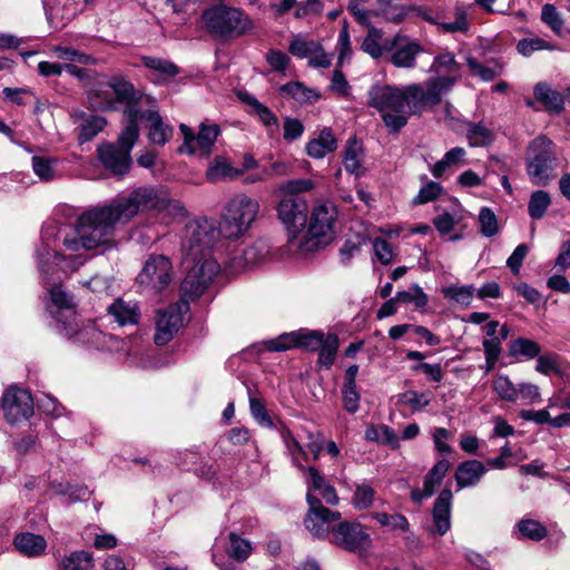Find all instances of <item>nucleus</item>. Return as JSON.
Returning a JSON list of instances; mask_svg holds the SVG:
<instances>
[{
	"instance_id": "1",
	"label": "nucleus",
	"mask_w": 570,
	"mask_h": 570,
	"mask_svg": "<svg viewBox=\"0 0 570 570\" xmlns=\"http://www.w3.org/2000/svg\"><path fill=\"white\" fill-rule=\"evenodd\" d=\"M70 213L71 207L66 204L56 207L53 216L42 227V245L36 252L38 269L46 291V311L51 316L55 327L67 338H71L68 328L71 317V295L68 285L71 262L56 249L51 252L49 245L61 242L67 249L71 247Z\"/></svg>"
},
{
	"instance_id": "2",
	"label": "nucleus",
	"mask_w": 570,
	"mask_h": 570,
	"mask_svg": "<svg viewBox=\"0 0 570 570\" xmlns=\"http://www.w3.org/2000/svg\"><path fill=\"white\" fill-rule=\"evenodd\" d=\"M153 209L165 212L173 217H184L187 214L179 200L161 197L153 186H140L128 195L117 196L108 204L83 213L76 227L73 250L79 247L94 249L108 243L118 225H126L140 212Z\"/></svg>"
},
{
	"instance_id": "3",
	"label": "nucleus",
	"mask_w": 570,
	"mask_h": 570,
	"mask_svg": "<svg viewBox=\"0 0 570 570\" xmlns=\"http://www.w3.org/2000/svg\"><path fill=\"white\" fill-rule=\"evenodd\" d=\"M94 59L90 56L73 50V77L89 87L88 96L95 108L114 109L115 101L129 106H136L137 91L134 86L120 76H114L108 80L100 79L95 70L78 67L77 63L90 65Z\"/></svg>"
},
{
	"instance_id": "4",
	"label": "nucleus",
	"mask_w": 570,
	"mask_h": 570,
	"mask_svg": "<svg viewBox=\"0 0 570 570\" xmlns=\"http://www.w3.org/2000/svg\"><path fill=\"white\" fill-rule=\"evenodd\" d=\"M368 105L381 114L390 132H399L407 124L410 115H420L419 109L412 107L409 85H375L368 91Z\"/></svg>"
},
{
	"instance_id": "5",
	"label": "nucleus",
	"mask_w": 570,
	"mask_h": 570,
	"mask_svg": "<svg viewBox=\"0 0 570 570\" xmlns=\"http://www.w3.org/2000/svg\"><path fill=\"white\" fill-rule=\"evenodd\" d=\"M205 30L214 38L230 40L247 35L254 23L250 17L239 8L217 2L202 13Z\"/></svg>"
},
{
	"instance_id": "6",
	"label": "nucleus",
	"mask_w": 570,
	"mask_h": 570,
	"mask_svg": "<svg viewBox=\"0 0 570 570\" xmlns=\"http://www.w3.org/2000/svg\"><path fill=\"white\" fill-rule=\"evenodd\" d=\"M336 206L331 202H323L313 207L306 232H302L295 255H306L326 246L335 236L337 219Z\"/></svg>"
},
{
	"instance_id": "7",
	"label": "nucleus",
	"mask_w": 570,
	"mask_h": 570,
	"mask_svg": "<svg viewBox=\"0 0 570 570\" xmlns=\"http://www.w3.org/2000/svg\"><path fill=\"white\" fill-rule=\"evenodd\" d=\"M220 235L223 233L213 219L199 218L188 222L181 234L185 264L202 263L205 258H213L210 253Z\"/></svg>"
},
{
	"instance_id": "8",
	"label": "nucleus",
	"mask_w": 570,
	"mask_h": 570,
	"mask_svg": "<svg viewBox=\"0 0 570 570\" xmlns=\"http://www.w3.org/2000/svg\"><path fill=\"white\" fill-rule=\"evenodd\" d=\"M257 199L246 194L232 197L222 216L220 230L226 238H238L244 235L256 220L259 213Z\"/></svg>"
},
{
	"instance_id": "9",
	"label": "nucleus",
	"mask_w": 570,
	"mask_h": 570,
	"mask_svg": "<svg viewBox=\"0 0 570 570\" xmlns=\"http://www.w3.org/2000/svg\"><path fill=\"white\" fill-rule=\"evenodd\" d=\"M527 173L535 186H547L554 177L557 156L553 144L540 136L532 140L527 153Z\"/></svg>"
},
{
	"instance_id": "10",
	"label": "nucleus",
	"mask_w": 570,
	"mask_h": 570,
	"mask_svg": "<svg viewBox=\"0 0 570 570\" xmlns=\"http://www.w3.org/2000/svg\"><path fill=\"white\" fill-rule=\"evenodd\" d=\"M307 202L302 197H284L277 206L278 219L287 232V252L295 255L296 247L292 243H298L307 220Z\"/></svg>"
},
{
	"instance_id": "11",
	"label": "nucleus",
	"mask_w": 570,
	"mask_h": 570,
	"mask_svg": "<svg viewBox=\"0 0 570 570\" xmlns=\"http://www.w3.org/2000/svg\"><path fill=\"white\" fill-rule=\"evenodd\" d=\"M173 265L165 255H150L137 275V286L145 295H157L171 282Z\"/></svg>"
},
{
	"instance_id": "12",
	"label": "nucleus",
	"mask_w": 570,
	"mask_h": 570,
	"mask_svg": "<svg viewBox=\"0 0 570 570\" xmlns=\"http://www.w3.org/2000/svg\"><path fill=\"white\" fill-rule=\"evenodd\" d=\"M455 83L456 81H454V78L435 76L429 78L423 85H409V94L412 98V107L419 109V114H422L426 107H433L440 104L442 97L449 94Z\"/></svg>"
},
{
	"instance_id": "13",
	"label": "nucleus",
	"mask_w": 570,
	"mask_h": 570,
	"mask_svg": "<svg viewBox=\"0 0 570 570\" xmlns=\"http://www.w3.org/2000/svg\"><path fill=\"white\" fill-rule=\"evenodd\" d=\"M215 258H205L202 263H193L180 285L181 298L188 303L199 297L219 272Z\"/></svg>"
},
{
	"instance_id": "14",
	"label": "nucleus",
	"mask_w": 570,
	"mask_h": 570,
	"mask_svg": "<svg viewBox=\"0 0 570 570\" xmlns=\"http://www.w3.org/2000/svg\"><path fill=\"white\" fill-rule=\"evenodd\" d=\"M3 419L12 426H20L33 415V400L23 389H8L0 401Z\"/></svg>"
},
{
	"instance_id": "15",
	"label": "nucleus",
	"mask_w": 570,
	"mask_h": 570,
	"mask_svg": "<svg viewBox=\"0 0 570 570\" xmlns=\"http://www.w3.org/2000/svg\"><path fill=\"white\" fill-rule=\"evenodd\" d=\"M189 309V304L180 299L170 304L167 308L157 313L156 333L154 341L157 345H166L184 324V316Z\"/></svg>"
},
{
	"instance_id": "16",
	"label": "nucleus",
	"mask_w": 570,
	"mask_h": 570,
	"mask_svg": "<svg viewBox=\"0 0 570 570\" xmlns=\"http://www.w3.org/2000/svg\"><path fill=\"white\" fill-rule=\"evenodd\" d=\"M179 129L184 136V142L179 147L181 154H199L202 156H208L212 151L220 130L217 125L202 124L197 135L185 124L179 126Z\"/></svg>"
},
{
	"instance_id": "17",
	"label": "nucleus",
	"mask_w": 570,
	"mask_h": 570,
	"mask_svg": "<svg viewBox=\"0 0 570 570\" xmlns=\"http://www.w3.org/2000/svg\"><path fill=\"white\" fill-rule=\"evenodd\" d=\"M308 513L305 518V527L313 537L323 539L333 528L331 523L337 521L341 514L322 505L321 500L311 493H307Z\"/></svg>"
},
{
	"instance_id": "18",
	"label": "nucleus",
	"mask_w": 570,
	"mask_h": 570,
	"mask_svg": "<svg viewBox=\"0 0 570 570\" xmlns=\"http://www.w3.org/2000/svg\"><path fill=\"white\" fill-rule=\"evenodd\" d=\"M333 542L351 552L362 553L371 546V537L360 523L341 522L332 529Z\"/></svg>"
},
{
	"instance_id": "19",
	"label": "nucleus",
	"mask_w": 570,
	"mask_h": 570,
	"mask_svg": "<svg viewBox=\"0 0 570 570\" xmlns=\"http://www.w3.org/2000/svg\"><path fill=\"white\" fill-rule=\"evenodd\" d=\"M385 48L392 51L390 61L396 68L412 69L416 65V57L423 51V48L409 37L396 33L390 39H385Z\"/></svg>"
},
{
	"instance_id": "20",
	"label": "nucleus",
	"mask_w": 570,
	"mask_h": 570,
	"mask_svg": "<svg viewBox=\"0 0 570 570\" xmlns=\"http://www.w3.org/2000/svg\"><path fill=\"white\" fill-rule=\"evenodd\" d=\"M98 156L104 167L116 176H124L129 171L131 156L114 144H105L98 148Z\"/></svg>"
},
{
	"instance_id": "21",
	"label": "nucleus",
	"mask_w": 570,
	"mask_h": 570,
	"mask_svg": "<svg viewBox=\"0 0 570 570\" xmlns=\"http://www.w3.org/2000/svg\"><path fill=\"white\" fill-rule=\"evenodd\" d=\"M107 313L119 326L137 325L140 321V307L136 301L116 298L107 308Z\"/></svg>"
},
{
	"instance_id": "22",
	"label": "nucleus",
	"mask_w": 570,
	"mask_h": 570,
	"mask_svg": "<svg viewBox=\"0 0 570 570\" xmlns=\"http://www.w3.org/2000/svg\"><path fill=\"white\" fill-rule=\"evenodd\" d=\"M124 115L127 119V125L118 137V147L131 153L132 147L139 137L138 122L142 120V111L136 106L125 108Z\"/></svg>"
},
{
	"instance_id": "23",
	"label": "nucleus",
	"mask_w": 570,
	"mask_h": 570,
	"mask_svg": "<svg viewBox=\"0 0 570 570\" xmlns=\"http://www.w3.org/2000/svg\"><path fill=\"white\" fill-rule=\"evenodd\" d=\"M452 492L449 489L441 491L433 507V523L435 531L443 535L451 528Z\"/></svg>"
},
{
	"instance_id": "24",
	"label": "nucleus",
	"mask_w": 570,
	"mask_h": 570,
	"mask_svg": "<svg viewBox=\"0 0 570 570\" xmlns=\"http://www.w3.org/2000/svg\"><path fill=\"white\" fill-rule=\"evenodd\" d=\"M485 465L478 460H469L458 465L455 481L459 489L475 487L485 474Z\"/></svg>"
},
{
	"instance_id": "25",
	"label": "nucleus",
	"mask_w": 570,
	"mask_h": 570,
	"mask_svg": "<svg viewBox=\"0 0 570 570\" xmlns=\"http://www.w3.org/2000/svg\"><path fill=\"white\" fill-rule=\"evenodd\" d=\"M266 247L263 243H255L235 252L230 258L233 268L240 271L261 263L266 256Z\"/></svg>"
},
{
	"instance_id": "26",
	"label": "nucleus",
	"mask_w": 570,
	"mask_h": 570,
	"mask_svg": "<svg viewBox=\"0 0 570 570\" xmlns=\"http://www.w3.org/2000/svg\"><path fill=\"white\" fill-rule=\"evenodd\" d=\"M16 549L24 557L38 558L47 549V540L32 532H21L13 540Z\"/></svg>"
},
{
	"instance_id": "27",
	"label": "nucleus",
	"mask_w": 570,
	"mask_h": 570,
	"mask_svg": "<svg viewBox=\"0 0 570 570\" xmlns=\"http://www.w3.org/2000/svg\"><path fill=\"white\" fill-rule=\"evenodd\" d=\"M306 473L307 493L313 494V492H317L327 504H336L338 502L334 487L331 485L315 468H307Z\"/></svg>"
},
{
	"instance_id": "28",
	"label": "nucleus",
	"mask_w": 570,
	"mask_h": 570,
	"mask_svg": "<svg viewBox=\"0 0 570 570\" xmlns=\"http://www.w3.org/2000/svg\"><path fill=\"white\" fill-rule=\"evenodd\" d=\"M364 150L362 144L355 138L347 140L344 147L343 164L347 173L362 176L365 173L364 168Z\"/></svg>"
},
{
	"instance_id": "29",
	"label": "nucleus",
	"mask_w": 570,
	"mask_h": 570,
	"mask_svg": "<svg viewBox=\"0 0 570 570\" xmlns=\"http://www.w3.org/2000/svg\"><path fill=\"white\" fill-rule=\"evenodd\" d=\"M462 66L456 61L452 52H442L434 57L430 67V72L445 78H454V81L461 78Z\"/></svg>"
},
{
	"instance_id": "30",
	"label": "nucleus",
	"mask_w": 570,
	"mask_h": 570,
	"mask_svg": "<svg viewBox=\"0 0 570 570\" xmlns=\"http://www.w3.org/2000/svg\"><path fill=\"white\" fill-rule=\"evenodd\" d=\"M142 119H147L149 125V140L159 146H164L173 136V128L166 125L160 115L155 110L142 111Z\"/></svg>"
},
{
	"instance_id": "31",
	"label": "nucleus",
	"mask_w": 570,
	"mask_h": 570,
	"mask_svg": "<svg viewBox=\"0 0 570 570\" xmlns=\"http://www.w3.org/2000/svg\"><path fill=\"white\" fill-rule=\"evenodd\" d=\"M243 170L234 167L225 157L217 156L206 170V178L212 183L237 179Z\"/></svg>"
},
{
	"instance_id": "32",
	"label": "nucleus",
	"mask_w": 570,
	"mask_h": 570,
	"mask_svg": "<svg viewBox=\"0 0 570 570\" xmlns=\"http://www.w3.org/2000/svg\"><path fill=\"white\" fill-rule=\"evenodd\" d=\"M31 167L35 175L43 183H50L62 176L57 158L32 156Z\"/></svg>"
},
{
	"instance_id": "33",
	"label": "nucleus",
	"mask_w": 570,
	"mask_h": 570,
	"mask_svg": "<svg viewBox=\"0 0 570 570\" xmlns=\"http://www.w3.org/2000/svg\"><path fill=\"white\" fill-rule=\"evenodd\" d=\"M337 148L336 138L331 129L325 128L320 136L306 145V153L309 157L321 159Z\"/></svg>"
},
{
	"instance_id": "34",
	"label": "nucleus",
	"mask_w": 570,
	"mask_h": 570,
	"mask_svg": "<svg viewBox=\"0 0 570 570\" xmlns=\"http://www.w3.org/2000/svg\"><path fill=\"white\" fill-rule=\"evenodd\" d=\"M535 99L550 112L559 114L563 109L562 95L553 90L548 83L539 82L534 87Z\"/></svg>"
},
{
	"instance_id": "35",
	"label": "nucleus",
	"mask_w": 570,
	"mask_h": 570,
	"mask_svg": "<svg viewBox=\"0 0 570 570\" xmlns=\"http://www.w3.org/2000/svg\"><path fill=\"white\" fill-rule=\"evenodd\" d=\"M383 39V31L375 27H370L367 30V35L362 42V50L371 56L373 59L381 58L386 50L385 41L381 43Z\"/></svg>"
},
{
	"instance_id": "36",
	"label": "nucleus",
	"mask_w": 570,
	"mask_h": 570,
	"mask_svg": "<svg viewBox=\"0 0 570 570\" xmlns=\"http://www.w3.org/2000/svg\"><path fill=\"white\" fill-rule=\"evenodd\" d=\"M338 350V337L335 334H328L322 342L318 352L317 364L326 370L331 368L335 362Z\"/></svg>"
},
{
	"instance_id": "37",
	"label": "nucleus",
	"mask_w": 570,
	"mask_h": 570,
	"mask_svg": "<svg viewBox=\"0 0 570 570\" xmlns=\"http://www.w3.org/2000/svg\"><path fill=\"white\" fill-rule=\"evenodd\" d=\"M282 94L291 96L301 104L315 102L318 100L320 95L315 89L305 87L302 82H288L281 87Z\"/></svg>"
},
{
	"instance_id": "38",
	"label": "nucleus",
	"mask_w": 570,
	"mask_h": 570,
	"mask_svg": "<svg viewBox=\"0 0 570 570\" xmlns=\"http://www.w3.org/2000/svg\"><path fill=\"white\" fill-rule=\"evenodd\" d=\"M106 126V120L102 117L96 115H89L81 117L79 125L80 132L78 141L80 145L91 140L98 132H100Z\"/></svg>"
},
{
	"instance_id": "39",
	"label": "nucleus",
	"mask_w": 570,
	"mask_h": 570,
	"mask_svg": "<svg viewBox=\"0 0 570 570\" xmlns=\"http://www.w3.org/2000/svg\"><path fill=\"white\" fill-rule=\"evenodd\" d=\"M294 335L296 347L304 348L309 352H316L322 346V342L326 337L320 331H312L307 328L294 331Z\"/></svg>"
},
{
	"instance_id": "40",
	"label": "nucleus",
	"mask_w": 570,
	"mask_h": 570,
	"mask_svg": "<svg viewBox=\"0 0 570 570\" xmlns=\"http://www.w3.org/2000/svg\"><path fill=\"white\" fill-rule=\"evenodd\" d=\"M518 539L540 541L546 538L548 531L543 524L533 519H522L517 523Z\"/></svg>"
},
{
	"instance_id": "41",
	"label": "nucleus",
	"mask_w": 570,
	"mask_h": 570,
	"mask_svg": "<svg viewBox=\"0 0 570 570\" xmlns=\"http://www.w3.org/2000/svg\"><path fill=\"white\" fill-rule=\"evenodd\" d=\"M450 469L448 460L438 461L424 478L423 485L426 495H433Z\"/></svg>"
},
{
	"instance_id": "42",
	"label": "nucleus",
	"mask_w": 570,
	"mask_h": 570,
	"mask_svg": "<svg viewBox=\"0 0 570 570\" xmlns=\"http://www.w3.org/2000/svg\"><path fill=\"white\" fill-rule=\"evenodd\" d=\"M493 131L482 122L469 124L466 138L471 147H484L493 141Z\"/></svg>"
},
{
	"instance_id": "43",
	"label": "nucleus",
	"mask_w": 570,
	"mask_h": 570,
	"mask_svg": "<svg viewBox=\"0 0 570 570\" xmlns=\"http://www.w3.org/2000/svg\"><path fill=\"white\" fill-rule=\"evenodd\" d=\"M540 352V345L528 338H517L509 346V353L513 357L534 358L539 356Z\"/></svg>"
},
{
	"instance_id": "44",
	"label": "nucleus",
	"mask_w": 570,
	"mask_h": 570,
	"mask_svg": "<svg viewBox=\"0 0 570 570\" xmlns=\"http://www.w3.org/2000/svg\"><path fill=\"white\" fill-rule=\"evenodd\" d=\"M227 553L234 560L243 562L250 556L252 544L248 540L232 532L229 533V546L227 548Z\"/></svg>"
},
{
	"instance_id": "45",
	"label": "nucleus",
	"mask_w": 570,
	"mask_h": 570,
	"mask_svg": "<svg viewBox=\"0 0 570 570\" xmlns=\"http://www.w3.org/2000/svg\"><path fill=\"white\" fill-rule=\"evenodd\" d=\"M551 204L549 194L544 190H537L531 194L528 213L532 219H541Z\"/></svg>"
},
{
	"instance_id": "46",
	"label": "nucleus",
	"mask_w": 570,
	"mask_h": 570,
	"mask_svg": "<svg viewBox=\"0 0 570 570\" xmlns=\"http://www.w3.org/2000/svg\"><path fill=\"white\" fill-rule=\"evenodd\" d=\"M475 289L471 285L464 286H448L442 288V294L445 298L454 301L459 305L469 306L474 296Z\"/></svg>"
},
{
	"instance_id": "47",
	"label": "nucleus",
	"mask_w": 570,
	"mask_h": 570,
	"mask_svg": "<svg viewBox=\"0 0 570 570\" xmlns=\"http://www.w3.org/2000/svg\"><path fill=\"white\" fill-rule=\"evenodd\" d=\"M493 390L503 401L513 403L518 400V385L505 375H498L493 380Z\"/></svg>"
},
{
	"instance_id": "48",
	"label": "nucleus",
	"mask_w": 570,
	"mask_h": 570,
	"mask_svg": "<svg viewBox=\"0 0 570 570\" xmlns=\"http://www.w3.org/2000/svg\"><path fill=\"white\" fill-rule=\"evenodd\" d=\"M317 41L309 40L298 35L292 38L288 51L299 59H308L311 55H313L315 48H317Z\"/></svg>"
},
{
	"instance_id": "49",
	"label": "nucleus",
	"mask_w": 570,
	"mask_h": 570,
	"mask_svg": "<svg viewBox=\"0 0 570 570\" xmlns=\"http://www.w3.org/2000/svg\"><path fill=\"white\" fill-rule=\"evenodd\" d=\"M141 61L145 67L166 77H175L179 72V68L174 62L166 59L145 56L141 58Z\"/></svg>"
},
{
	"instance_id": "50",
	"label": "nucleus",
	"mask_w": 570,
	"mask_h": 570,
	"mask_svg": "<svg viewBox=\"0 0 570 570\" xmlns=\"http://www.w3.org/2000/svg\"><path fill=\"white\" fill-rule=\"evenodd\" d=\"M283 438H284V443H285L286 450L292 458L293 464L295 466H297L301 471L306 472L307 469H305L302 464V460H304V461L307 460L306 451L303 449V446L299 444V442L291 433H288V432L285 433L283 435Z\"/></svg>"
},
{
	"instance_id": "51",
	"label": "nucleus",
	"mask_w": 570,
	"mask_h": 570,
	"mask_svg": "<svg viewBox=\"0 0 570 570\" xmlns=\"http://www.w3.org/2000/svg\"><path fill=\"white\" fill-rule=\"evenodd\" d=\"M373 519L376 520L381 525L389 527L392 530H402L409 532L410 523L407 519L400 513L387 514L385 512L373 513Z\"/></svg>"
},
{
	"instance_id": "52",
	"label": "nucleus",
	"mask_w": 570,
	"mask_h": 570,
	"mask_svg": "<svg viewBox=\"0 0 570 570\" xmlns=\"http://www.w3.org/2000/svg\"><path fill=\"white\" fill-rule=\"evenodd\" d=\"M315 188L312 179L301 178L284 181L279 185L278 189L287 197H298V194L309 191Z\"/></svg>"
},
{
	"instance_id": "53",
	"label": "nucleus",
	"mask_w": 570,
	"mask_h": 570,
	"mask_svg": "<svg viewBox=\"0 0 570 570\" xmlns=\"http://www.w3.org/2000/svg\"><path fill=\"white\" fill-rule=\"evenodd\" d=\"M480 232L485 237H492L499 233V224L495 214L489 207H482L479 213Z\"/></svg>"
},
{
	"instance_id": "54",
	"label": "nucleus",
	"mask_w": 570,
	"mask_h": 570,
	"mask_svg": "<svg viewBox=\"0 0 570 570\" xmlns=\"http://www.w3.org/2000/svg\"><path fill=\"white\" fill-rule=\"evenodd\" d=\"M396 299L399 303H413L419 308L424 307L429 302L428 295L417 284L412 285L409 291L397 292Z\"/></svg>"
},
{
	"instance_id": "55",
	"label": "nucleus",
	"mask_w": 570,
	"mask_h": 570,
	"mask_svg": "<svg viewBox=\"0 0 570 570\" xmlns=\"http://www.w3.org/2000/svg\"><path fill=\"white\" fill-rule=\"evenodd\" d=\"M462 219V212L454 210L453 213H443L442 215L435 217L433 219V224L441 235H448Z\"/></svg>"
},
{
	"instance_id": "56",
	"label": "nucleus",
	"mask_w": 570,
	"mask_h": 570,
	"mask_svg": "<svg viewBox=\"0 0 570 570\" xmlns=\"http://www.w3.org/2000/svg\"><path fill=\"white\" fill-rule=\"evenodd\" d=\"M518 51L522 55V56H525V57H529L531 56L534 51H539V50H556L557 47L549 43L548 41L541 39V38H538V37H534V38H525V39H522L518 42Z\"/></svg>"
},
{
	"instance_id": "57",
	"label": "nucleus",
	"mask_w": 570,
	"mask_h": 570,
	"mask_svg": "<svg viewBox=\"0 0 570 570\" xmlns=\"http://www.w3.org/2000/svg\"><path fill=\"white\" fill-rule=\"evenodd\" d=\"M443 187L436 181H429L423 185L417 195L413 198V205H423L435 200L442 193Z\"/></svg>"
},
{
	"instance_id": "58",
	"label": "nucleus",
	"mask_w": 570,
	"mask_h": 570,
	"mask_svg": "<svg viewBox=\"0 0 570 570\" xmlns=\"http://www.w3.org/2000/svg\"><path fill=\"white\" fill-rule=\"evenodd\" d=\"M247 102L253 108V111L258 116L259 120L264 124V126H266L268 129H277V118L269 108L261 104L255 98H249Z\"/></svg>"
},
{
	"instance_id": "59",
	"label": "nucleus",
	"mask_w": 570,
	"mask_h": 570,
	"mask_svg": "<svg viewBox=\"0 0 570 570\" xmlns=\"http://www.w3.org/2000/svg\"><path fill=\"white\" fill-rule=\"evenodd\" d=\"M263 344L266 350L272 352H283L291 348H296L294 332L283 333L275 338L265 341Z\"/></svg>"
},
{
	"instance_id": "60",
	"label": "nucleus",
	"mask_w": 570,
	"mask_h": 570,
	"mask_svg": "<svg viewBox=\"0 0 570 570\" xmlns=\"http://www.w3.org/2000/svg\"><path fill=\"white\" fill-rule=\"evenodd\" d=\"M336 48L338 50L337 65L342 67L346 61H350L352 56L351 38L346 26L338 33Z\"/></svg>"
},
{
	"instance_id": "61",
	"label": "nucleus",
	"mask_w": 570,
	"mask_h": 570,
	"mask_svg": "<svg viewBox=\"0 0 570 570\" xmlns=\"http://www.w3.org/2000/svg\"><path fill=\"white\" fill-rule=\"evenodd\" d=\"M542 21L559 35L563 27V20L553 4L547 3L541 9Z\"/></svg>"
},
{
	"instance_id": "62",
	"label": "nucleus",
	"mask_w": 570,
	"mask_h": 570,
	"mask_svg": "<svg viewBox=\"0 0 570 570\" xmlns=\"http://www.w3.org/2000/svg\"><path fill=\"white\" fill-rule=\"evenodd\" d=\"M466 16V10L464 8L458 7L454 11V20L442 22L441 28L446 32H465L469 30Z\"/></svg>"
},
{
	"instance_id": "63",
	"label": "nucleus",
	"mask_w": 570,
	"mask_h": 570,
	"mask_svg": "<svg viewBox=\"0 0 570 570\" xmlns=\"http://www.w3.org/2000/svg\"><path fill=\"white\" fill-rule=\"evenodd\" d=\"M430 397L426 393L416 391H406L400 396V402L410 406L413 411H420L430 404Z\"/></svg>"
},
{
	"instance_id": "64",
	"label": "nucleus",
	"mask_w": 570,
	"mask_h": 570,
	"mask_svg": "<svg viewBox=\"0 0 570 570\" xmlns=\"http://www.w3.org/2000/svg\"><path fill=\"white\" fill-rule=\"evenodd\" d=\"M501 341L497 337L487 338L483 341V348L485 354L487 370L490 371L494 367L501 354Z\"/></svg>"
}]
</instances>
